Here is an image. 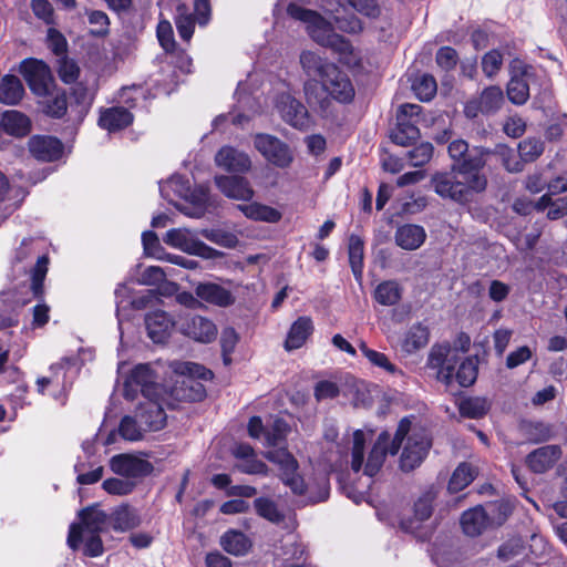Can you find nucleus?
Here are the masks:
<instances>
[{"label": "nucleus", "instance_id": "obj_32", "mask_svg": "<svg viewBox=\"0 0 567 567\" xmlns=\"http://www.w3.org/2000/svg\"><path fill=\"white\" fill-rule=\"evenodd\" d=\"M396 127L391 132V140L400 146H408L420 138L419 127L411 121H403L402 115H396Z\"/></svg>", "mask_w": 567, "mask_h": 567}, {"label": "nucleus", "instance_id": "obj_9", "mask_svg": "<svg viewBox=\"0 0 567 567\" xmlns=\"http://www.w3.org/2000/svg\"><path fill=\"white\" fill-rule=\"evenodd\" d=\"M431 445L432 441L424 430H414L408 436L403 447L400 468L404 472H411L419 467L426 457Z\"/></svg>", "mask_w": 567, "mask_h": 567}, {"label": "nucleus", "instance_id": "obj_10", "mask_svg": "<svg viewBox=\"0 0 567 567\" xmlns=\"http://www.w3.org/2000/svg\"><path fill=\"white\" fill-rule=\"evenodd\" d=\"M460 358L456 350H453L449 343L434 344L431 348L427 358V365L437 370V380L450 384L454 378L455 364Z\"/></svg>", "mask_w": 567, "mask_h": 567}, {"label": "nucleus", "instance_id": "obj_17", "mask_svg": "<svg viewBox=\"0 0 567 567\" xmlns=\"http://www.w3.org/2000/svg\"><path fill=\"white\" fill-rule=\"evenodd\" d=\"M30 154L41 162H54L63 154V144L53 136L34 135L28 141Z\"/></svg>", "mask_w": 567, "mask_h": 567}, {"label": "nucleus", "instance_id": "obj_44", "mask_svg": "<svg viewBox=\"0 0 567 567\" xmlns=\"http://www.w3.org/2000/svg\"><path fill=\"white\" fill-rule=\"evenodd\" d=\"M144 424H142L136 416L125 415L120 423L118 433L126 441H140L143 439L145 432H148L147 429H143Z\"/></svg>", "mask_w": 567, "mask_h": 567}, {"label": "nucleus", "instance_id": "obj_3", "mask_svg": "<svg viewBox=\"0 0 567 567\" xmlns=\"http://www.w3.org/2000/svg\"><path fill=\"white\" fill-rule=\"evenodd\" d=\"M169 369L179 375L172 389V395L179 401H200L206 396V390L202 380L213 378L210 370L194 362L174 360L168 364Z\"/></svg>", "mask_w": 567, "mask_h": 567}, {"label": "nucleus", "instance_id": "obj_62", "mask_svg": "<svg viewBox=\"0 0 567 567\" xmlns=\"http://www.w3.org/2000/svg\"><path fill=\"white\" fill-rule=\"evenodd\" d=\"M503 64V55L497 50L487 52L482 59V69L487 76L496 74Z\"/></svg>", "mask_w": 567, "mask_h": 567}, {"label": "nucleus", "instance_id": "obj_20", "mask_svg": "<svg viewBox=\"0 0 567 567\" xmlns=\"http://www.w3.org/2000/svg\"><path fill=\"white\" fill-rule=\"evenodd\" d=\"M195 295L198 299L219 308L230 307L236 301L230 290L215 282H199L195 287Z\"/></svg>", "mask_w": 567, "mask_h": 567}, {"label": "nucleus", "instance_id": "obj_63", "mask_svg": "<svg viewBox=\"0 0 567 567\" xmlns=\"http://www.w3.org/2000/svg\"><path fill=\"white\" fill-rule=\"evenodd\" d=\"M47 40L49 48L55 55L62 56L65 54L68 42L65 37L59 30L50 28L48 30Z\"/></svg>", "mask_w": 567, "mask_h": 567}, {"label": "nucleus", "instance_id": "obj_60", "mask_svg": "<svg viewBox=\"0 0 567 567\" xmlns=\"http://www.w3.org/2000/svg\"><path fill=\"white\" fill-rule=\"evenodd\" d=\"M30 7L38 19L47 24L54 23V9L49 0H31Z\"/></svg>", "mask_w": 567, "mask_h": 567}, {"label": "nucleus", "instance_id": "obj_12", "mask_svg": "<svg viewBox=\"0 0 567 567\" xmlns=\"http://www.w3.org/2000/svg\"><path fill=\"white\" fill-rule=\"evenodd\" d=\"M254 144L268 162L278 167H287L292 162V155L288 145L276 136L258 134L255 137Z\"/></svg>", "mask_w": 567, "mask_h": 567}, {"label": "nucleus", "instance_id": "obj_29", "mask_svg": "<svg viewBox=\"0 0 567 567\" xmlns=\"http://www.w3.org/2000/svg\"><path fill=\"white\" fill-rule=\"evenodd\" d=\"M313 331L312 321L309 317L298 318L291 326L285 342L288 351L299 349Z\"/></svg>", "mask_w": 567, "mask_h": 567}, {"label": "nucleus", "instance_id": "obj_13", "mask_svg": "<svg viewBox=\"0 0 567 567\" xmlns=\"http://www.w3.org/2000/svg\"><path fill=\"white\" fill-rule=\"evenodd\" d=\"M276 109L282 120L295 128L305 130L310 118L306 106L289 93H281L276 99Z\"/></svg>", "mask_w": 567, "mask_h": 567}, {"label": "nucleus", "instance_id": "obj_1", "mask_svg": "<svg viewBox=\"0 0 567 567\" xmlns=\"http://www.w3.org/2000/svg\"><path fill=\"white\" fill-rule=\"evenodd\" d=\"M493 152L474 146L452 164L450 172H437L431 177L433 190L443 199H451L457 204L472 202L475 194L484 192L487 178L482 173L486 164V156Z\"/></svg>", "mask_w": 567, "mask_h": 567}, {"label": "nucleus", "instance_id": "obj_57", "mask_svg": "<svg viewBox=\"0 0 567 567\" xmlns=\"http://www.w3.org/2000/svg\"><path fill=\"white\" fill-rule=\"evenodd\" d=\"M496 153L501 157L506 171L509 173H518L523 171L524 164L522 159H518V155H516L514 150L506 146H498Z\"/></svg>", "mask_w": 567, "mask_h": 567}, {"label": "nucleus", "instance_id": "obj_53", "mask_svg": "<svg viewBox=\"0 0 567 567\" xmlns=\"http://www.w3.org/2000/svg\"><path fill=\"white\" fill-rule=\"evenodd\" d=\"M89 23L93 25L91 34L95 37H105L110 32V19L107 14L101 10H91L87 12Z\"/></svg>", "mask_w": 567, "mask_h": 567}, {"label": "nucleus", "instance_id": "obj_38", "mask_svg": "<svg viewBox=\"0 0 567 567\" xmlns=\"http://www.w3.org/2000/svg\"><path fill=\"white\" fill-rule=\"evenodd\" d=\"M239 209L244 215L254 220H261L267 223H277L281 219V214L277 209L262 205L259 203H251L248 205H239Z\"/></svg>", "mask_w": 567, "mask_h": 567}, {"label": "nucleus", "instance_id": "obj_42", "mask_svg": "<svg viewBox=\"0 0 567 567\" xmlns=\"http://www.w3.org/2000/svg\"><path fill=\"white\" fill-rule=\"evenodd\" d=\"M491 404L485 398H467L460 402L458 410L461 415L470 419H481L487 414Z\"/></svg>", "mask_w": 567, "mask_h": 567}, {"label": "nucleus", "instance_id": "obj_51", "mask_svg": "<svg viewBox=\"0 0 567 567\" xmlns=\"http://www.w3.org/2000/svg\"><path fill=\"white\" fill-rule=\"evenodd\" d=\"M477 378V365L473 358L463 360L455 373V379L462 386L472 385Z\"/></svg>", "mask_w": 567, "mask_h": 567}, {"label": "nucleus", "instance_id": "obj_56", "mask_svg": "<svg viewBox=\"0 0 567 567\" xmlns=\"http://www.w3.org/2000/svg\"><path fill=\"white\" fill-rule=\"evenodd\" d=\"M433 145L429 142L421 143L408 153L410 163L414 167H420L430 162L433 156Z\"/></svg>", "mask_w": 567, "mask_h": 567}, {"label": "nucleus", "instance_id": "obj_41", "mask_svg": "<svg viewBox=\"0 0 567 567\" xmlns=\"http://www.w3.org/2000/svg\"><path fill=\"white\" fill-rule=\"evenodd\" d=\"M374 298L382 306H394L401 299V288L394 280L383 281L375 288Z\"/></svg>", "mask_w": 567, "mask_h": 567}, {"label": "nucleus", "instance_id": "obj_4", "mask_svg": "<svg viewBox=\"0 0 567 567\" xmlns=\"http://www.w3.org/2000/svg\"><path fill=\"white\" fill-rule=\"evenodd\" d=\"M410 430L411 421L408 417H404L400 421L392 440L388 432L380 433L368 456L364 466V474L370 477L374 476L382 467L385 455L388 453L395 455L399 452Z\"/></svg>", "mask_w": 567, "mask_h": 567}, {"label": "nucleus", "instance_id": "obj_43", "mask_svg": "<svg viewBox=\"0 0 567 567\" xmlns=\"http://www.w3.org/2000/svg\"><path fill=\"white\" fill-rule=\"evenodd\" d=\"M256 513L274 524H280L285 519V515L279 511L277 504L268 497H258L254 501Z\"/></svg>", "mask_w": 567, "mask_h": 567}, {"label": "nucleus", "instance_id": "obj_48", "mask_svg": "<svg viewBox=\"0 0 567 567\" xmlns=\"http://www.w3.org/2000/svg\"><path fill=\"white\" fill-rule=\"evenodd\" d=\"M412 89L421 101H430L435 95L437 85L433 75L422 74L414 80Z\"/></svg>", "mask_w": 567, "mask_h": 567}, {"label": "nucleus", "instance_id": "obj_22", "mask_svg": "<svg viewBox=\"0 0 567 567\" xmlns=\"http://www.w3.org/2000/svg\"><path fill=\"white\" fill-rule=\"evenodd\" d=\"M145 326L148 337L154 342L162 343L171 336L175 322L167 312L156 310L146 315Z\"/></svg>", "mask_w": 567, "mask_h": 567}, {"label": "nucleus", "instance_id": "obj_64", "mask_svg": "<svg viewBox=\"0 0 567 567\" xmlns=\"http://www.w3.org/2000/svg\"><path fill=\"white\" fill-rule=\"evenodd\" d=\"M68 110V101L65 94H58L47 101L45 113L51 117L60 118Z\"/></svg>", "mask_w": 567, "mask_h": 567}, {"label": "nucleus", "instance_id": "obj_61", "mask_svg": "<svg viewBox=\"0 0 567 567\" xmlns=\"http://www.w3.org/2000/svg\"><path fill=\"white\" fill-rule=\"evenodd\" d=\"M435 61L437 65L445 70H453L458 61L457 52L451 47H443L439 49L435 55Z\"/></svg>", "mask_w": 567, "mask_h": 567}, {"label": "nucleus", "instance_id": "obj_15", "mask_svg": "<svg viewBox=\"0 0 567 567\" xmlns=\"http://www.w3.org/2000/svg\"><path fill=\"white\" fill-rule=\"evenodd\" d=\"M111 470L126 478L143 477L152 473L153 465L143 458L132 454H118L110 461Z\"/></svg>", "mask_w": 567, "mask_h": 567}, {"label": "nucleus", "instance_id": "obj_59", "mask_svg": "<svg viewBox=\"0 0 567 567\" xmlns=\"http://www.w3.org/2000/svg\"><path fill=\"white\" fill-rule=\"evenodd\" d=\"M144 251L147 256L155 257L159 260L165 259L163 247L159 244L158 237L154 231H144L142 235Z\"/></svg>", "mask_w": 567, "mask_h": 567}, {"label": "nucleus", "instance_id": "obj_27", "mask_svg": "<svg viewBox=\"0 0 567 567\" xmlns=\"http://www.w3.org/2000/svg\"><path fill=\"white\" fill-rule=\"evenodd\" d=\"M24 87L21 80L13 74H6L0 80V103L17 105L24 96Z\"/></svg>", "mask_w": 567, "mask_h": 567}, {"label": "nucleus", "instance_id": "obj_24", "mask_svg": "<svg viewBox=\"0 0 567 567\" xmlns=\"http://www.w3.org/2000/svg\"><path fill=\"white\" fill-rule=\"evenodd\" d=\"M426 239L425 229L415 224H404L396 228L394 234L395 244L404 250L420 248Z\"/></svg>", "mask_w": 567, "mask_h": 567}, {"label": "nucleus", "instance_id": "obj_37", "mask_svg": "<svg viewBox=\"0 0 567 567\" xmlns=\"http://www.w3.org/2000/svg\"><path fill=\"white\" fill-rule=\"evenodd\" d=\"M221 547L235 556L245 555L250 548L249 538L241 532L229 530L221 536Z\"/></svg>", "mask_w": 567, "mask_h": 567}, {"label": "nucleus", "instance_id": "obj_31", "mask_svg": "<svg viewBox=\"0 0 567 567\" xmlns=\"http://www.w3.org/2000/svg\"><path fill=\"white\" fill-rule=\"evenodd\" d=\"M429 329L422 323L413 324L404 336L401 348L405 353H414L429 343Z\"/></svg>", "mask_w": 567, "mask_h": 567}, {"label": "nucleus", "instance_id": "obj_55", "mask_svg": "<svg viewBox=\"0 0 567 567\" xmlns=\"http://www.w3.org/2000/svg\"><path fill=\"white\" fill-rule=\"evenodd\" d=\"M58 63V74L60 79L66 84L74 83L80 74L78 64L64 55L59 59Z\"/></svg>", "mask_w": 567, "mask_h": 567}, {"label": "nucleus", "instance_id": "obj_7", "mask_svg": "<svg viewBox=\"0 0 567 567\" xmlns=\"http://www.w3.org/2000/svg\"><path fill=\"white\" fill-rule=\"evenodd\" d=\"M287 13L292 19L305 22L311 39L322 47L330 39V35L334 33L332 24L317 11L302 8L296 3H289Z\"/></svg>", "mask_w": 567, "mask_h": 567}, {"label": "nucleus", "instance_id": "obj_50", "mask_svg": "<svg viewBox=\"0 0 567 567\" xmlns=\"http://www.w3.org/2000/svg\"><path fill=\"white\" fill-rule=\"evenodd\" d=\"M156 35L161 47L166 53H174L176 51L177 44L174 39V31L169 21L162 20L158 22Z\"/></svg>", "mask_w": 567, "mask_h": 567}, {"label": "nucleus", "instance_id": "obj_33", "mask_svg": "<svg viewBox=\"0 0 567 567\" xmlns=\"http://www.w3.org/2000/svg\"><path fill=\"white\" fill-rule=\"evenodd\" d=\"M491 527L502 526L512 515L514 505L508 499H498L483 506Z\"/></svg>", "mask_w": 567, "mask_h": 567}, {"label": "nucleus", "instance_id": "obj_54", "mask_svg": "<svg viewBox=\"0 0 567 567\" xmlns=\"http://www.w3.org/2000/svg\"><path fill=\"white\" fill-rule=\"evenodd\" d=\"M362 354L373 364L379 368L386 370L390 373H394L396 371V367L390 362L388 357L384 353L378 352L368 348L364 342H361L359 346Z\"/></svg>", "mask_w": 567, "mask_h": 567}, {"label": "nucleus", "instance_id": "obj_35", "mask_svg": "<svg viewBox=\"0 0 567 567\" xmlns=\"http://www.w3.org/2000/svg\"><path fill=\"white\" fill-rule=\"evenodd\" d=\"M363 240L358 235H351L348 244L349 264L357 281L359 282L362 280L363 274Z\"/></svg>", "mask_w": 567, "mask_h": 567}, {"label": "nucleus", "instance_id": "obj_58", "mask_svg": "<svg viewBox=\"0 0 567 567\" xmlns=\"http://www.w3.org/2000/svg\"><path fill=\"white\" fill-rule=\"evenodd\" d=\"M105 492L112 495H127L135 488V483L130 480L107 478L102 484Z\"/></svg>", "mask_w": 567, "mask_h": 567}, {"label": "nucleus", "instance_id": "obj_11", "mask_svg": "<svg viewBox=\"0 0 567 567\" xmlns=\"http://www.w3.org/2000/svg\"><path fill=\"white\" fill-rule=\"evenodd\" d=\"M20 73L34 94L44 96L49 93L52 75L50 68L44 62L24 60L20 64Z\"/></svg>", "mask_w": 567, "mask_h": 567}, {"label": "nucleus", "instance_id": "obj_18", "mask_svg": "<svg viewBox=\"0 0 567 567\" xmlns=\"http://www.w3.org/2000/svg\"><path fill=\"white\" fill-rule=\"evenodd\" d=\"M216 165L229 173L244 174L250 171V157L231 146H223L215 155Z\"/></svg>", "mask_w": 567, "mask_h": 567}, {"label": "nucleus", "instance_id": "obj_40", "mask_svg": "<svg viewBox=\"0 0 567 567\" xmlns=\"http://www.w3.org/2000/svg\"><path fill=\"white\" fill-rule=\"evenodd\" d=\"M527 68L522 71V76L514 75L507 85V96L515 104H524L529 97V86L525 80Z\"/></svg>", "mask_w": 567, "mask_h": 567}, {"label": "nucleus", "instance_id": "obj_49", "mask_svg": "<svg viewBox=\"0 0 567 567\" xmlns=\"http://www.w3.org/2000/svg\"><path fill=\"white\" fill-rule=\"evenodd\" d=\"M544 152V143L537 138H526L518 144V157L524 163L536 161Z\"/></svg>", "mask_w": 567, "mask_h": 567}, {"label": "nucleus", "instance_id": "obj_39", "mask_svg": "<svg viewBox=\"0 0 567 567\" xmlns=\"http://www.w3.org/2000/svg\"><path fill=\"white\" fill-rule=\"evenodd\" d=\"M476 468L470 463H461L452 474L447 488L451 493H457L468 486L475 478Z\"/></svg>", "mask_w": 567, "mask_h": 567}, {"label": "nucleus", "instance_id": "obj_2", "mask_svg": "<svg viewBox=\"0 0 567 567\" xmlns=\"http://www.w3.org/2000/svg\"><path fill=\"white\" fill-rule=\"evenodd\" d=\"M303 92L309 106L324 116L330 113L331 100L350 103L355 94L349 76L336 64L328 66V74L321 81L307 80L303 84Z\"/></svg>", "mask_w": 567, "mask_h": 567}, {"label": "nucleus", "instance_id": "obj_23", "mask_svg": "<svg viewBox=\"0 0 567 567\" xmlns=\"http://www.w3.org/2000/svg\"><path fill=\"white\" fill-rule=\"evenodd\" d=\"M281 466L280 478L282 483L288 486L295 495H303L306 492V484L300 474H298V462L290 453H281L279 460Z\"/></svg>", "mask_w": 567, "mask_h": 567}, {"label": "nucleus", "instance_id": "obj_8", "mask_svg": "<svg viewBox=\"0 0 567 567\" xmlns=\"http://www.w3.org/2000/svg\"><path fill=\"white\" fill-rule=\"evenodd\" d=\"M164 241L168 246L177 248L184 252L207 259H213L221 255L216 249L198 240L193 233L186 228H173L168 230L164 237Z\"/></svg>", "mask_w": 567, "mask_h": 567}, {"label": "nucleus", "instance_id": "obj_36", "mask_svg": "<svg viewBox=\"0 0 567 567\" xmlns=\"http://www.w3.org/2000/svg\"><path fill=\"white\" fill-rule=\"evenodd\" d=\"M547 212V218L550 220H557L567 216V196L554 199L550 194H544L536 200L537 212Z\"/></svg>", "mask_w": 567, "mask_h": 567}, {"label": "nucleus", "instance_id": "obj_45", "mask_svg": "<svg viewBox=\"0 0 567 567\" xmlns=\"http://www.w3.org/2000/svg\"><path fill=\"white\" fill-rule=\"evenodd\" d=\"M478 101L482 113H495L504 103L503 91L498 86H488L482 92Z\"/></svg>", "mask_w": 567, "mask_h": 567}, {"label": "nucleus", "instance_id": "obj_52", "mask_svg": "<svg viewBox=\"0 0 567 567\" xmlns=\"http://www.w3.org/2000/svg\"><path fill=\"white\" fill-rule=\"evenodd\" d=\"M364 444L365 437L363 431L357 430L353 433V444L351 449V468L355 473H358L363 465Z\"/></svg>", "mask_w": 567, "mask_h": 567}, {"label": "nucleus", "instance_id": "obj_28", "mask_svg": "<svg viewBox=\"0 0 567 567\" xmlns=\"http://www.w3.org/2000/svg\"><path fill=\"white\" fill-rule=\"evenodd\" d=\"M110 522L112 527L118 532H126L141 525L137 511L128 505L116 507L109 517V523Z\"/></svg>", "mask_w": 567, "mask_h": 567}, {"label": "nucleus", "instance_id": "obj_26", "mask_svg": "<svg viewBox=\"0 0 567 567\" xmlns=\"http://www.w3.org/2000/svg\"><path fill=\"white\" fill-rule=\"evenodd\" d=\"M461 526L463 532L471 537L478 536L491 527L483 506H476L464 512L461 517Z\"/></svg>", "mask_w": 567, "mask_h": 567}, {"label": "nucleus", "instance_id": "obj_6", "mask_svg": "<svg viewBox=\"0 0 567 567\" xmlns=\"http://www.w3.org/2000/svg\"><path fill=\"white\" fill-rule=\"evenodd\" d=\"M81 519L78 524L70 526L68 545L73 549H78L83 535L101 534L107 529L109 516L105 512L96 507H86L79 513Z\"/></svg>", "mask_w": 567, "mask_h": 567}, {"label": "nucleus", "instance_id": "obj_25", "mask_svg": "<svg viewBox=\"0 0 567 567\" xmlns=\"http://www.w3.org/2000/svg\"><path fill=\"white\" fill-rule=\"evenodd\" d=\"M133 122V114L123 106H113L101 111L99 125L109 132L127 127Z\"/></svg>", "mask_w": 567, "mask_h": 567}, {"label": "nucleus", "instance_id": "obj_16", "mask_svg": "<svg viewBox=\"0 0 567 567\" xmlns=\"http://www.w3.org/2000/svg\"><path fill=\"white\" fill-rule=\"evenodd\" d=\"M181 332L197 342L209 343L217 337V327L210 319L194 315L184 319Z\"/></svg>", "mask_w": 567, "mask_h": 567}, {"label": "nucleus", "instance_id": "obj_34", "mask_svg": "<svg viewBox=\"0 0 567 567\" xmlns=\"http://www.w3.org/2000/svg\"><path fill=\"white\" fill-rule=\"evenodd\" d=\"M300 64L308 76H318L320 80L328 74V66L334 65L311 51L300 54Z\"/></svg>", "mask_w": 567, "mask_h": 567}, {"label": "nucleus", "instance_id": "obj_30", "mask_svg": "<svg viewBox=\"0 0 567 567\" xmlns=\"http://www.w3.org/2000/svg\"><path fill=\"white\" fill-rule=\"evenodd\" d=\"M3 130L16 137L25 136L30 132L31 123L28 116L19 111H6L1 117Z\"/></svg>", "mask_w": 567, "mask_h": 567}, {"label": "nucleus", "instance_id": "obj_19", "mask_svg": "<svg viewBox=\"0 0 567 567\" xmlns=\"http://www.w3.org/2000/svg\"><path fill=\"white\" fill-rule=\"evenodd\" d=\"M561 455L563 451L559 445H544L527 454L526 465L533 473L543 474L550 470Z\"/></svg>", "mask_w": 567, "mask_h": 567}, {"label": "nucleus", "instance_id": "obj_47", "mask_svg": "<svg viewBox=\"0 0 567 567\" xmlns=\"http://www.w3.org/2000/svg\"><path fill=\"white\" fill-rule=\"evenodd\" d=\"M175 24L178 31L179 37L184 41H189L193 37L195 29V19L193 14L187 12V7L185 4H179L177 7V16L175 18Z\"/></svg>", "mask_w": 567, "mask_h": 567}, {"label": "nucleus", "instance_id": "obj_5", "mask_svg": "<svg viewBox=\"0 0 567 567\" xmlns=\"http://www.w3.org/2000/svg\"><path fill=\"white\" fill-rule=\"evenodd\" d=\"M140 392L145 399H159L166 394L150 364L136 365L124 381L123 395L125 399L135 400Z\"/></svg>", "mask_w": 567, "mask_h": 567}, {"label": "nucleus", "instance_id": "obj_46", "mask_svg": "<svg viewBox=\"0 0 567 567\" xmlns=\"http://www.w3.org/2000/svg\"><path fill=\"white\" fill-rule=\"evenodd\" d=\"M436 492L433 487L427 488L414 504V520L424 522L429 519L433 513V502Z\"/></svg>", "mask_w": 567, "mask_h": 567}, {"label": "nucleus", "instance_id": "obj_14", "mask_svg": "<svg viewBox=\"0 0 567 567\" xmlns=\"http://www.w3.org/2000/svg\"><path fill=\"white\" fill-rule=\"evenodd\" d=\"M164 395L159 399L147 398L145 402L140 403L136 408V416L144 424L143 429L148 432L159 431L166 425V413L164 411Z\"/></svg>", "mask_w": 567, "mask_h": 567}, {"label": "nucleus", "instance_id": "obj_21", "mask_svg": "<svg viewBox=\"0 0 567 567\" xmlns=\"http://www.w3.org/2000/svg\"><path fill=\"white\" fill-rule=\"evenodd\" d=\"M215 183L218 189L229 198L250 200L254 197V190L244 177L220 175L215 177Z\"/></svg>", "mask_w": 567, "mask_h": 567}]
</instances>
